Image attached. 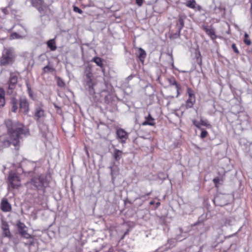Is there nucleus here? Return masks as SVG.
Wrapping results in <instances>:
<instances>
[{
	"mask_svg": "<svg viewBox=\"0 0 252 252\" xmlns=\"http://www.w3.org/2000/svg\"><path fill=\"white\" fill-rule=\"evenodd\" d=\"M35 168V164L33 162H29L27 165L23 168V171L28 174L33 173Z\"/></svg>",
	"mask_w": 252,
	"mask_h": 252,
	"instance_id": "nucleus-20",
	"label": "nucleus"
},
{
	"mask_svg": "<svg viewBox=\"0 0 252 252\" xmlns=\"http://www.w3.org/2000/svg\"><path fill=\"white\" fill-rule=\"evenodd\" d=\"M137 49H138V53H136V56L139 58L140 61L142 63H143L146 57V53L145 51L141 47L137 48Z\"/></svg>",
	"mask_w": 252,
	"mask_h": 252,
	"instance_id": "nucleus-18",
	"label": "nucleus"
},
{
	"mask_svg": "<svg viewBox=\"0 0 252 252\" xmlns=\"http://www.w3.org/2000/svg\"><path fill=\"white\" fill-rule=\"evenodd\" d=\"M57 84H58V85L60 87H63L65 85L64 82L63 81V80L61 79L60 78H59L57 81Z\"/></svg>",
	"mask_w": 252,
	"mask_h": 252,
	"instance_id": "nucleus-42",
	"label": "nucleus"
},
{
	"mask_svg": "<svg viewBox=\"0 0 252 252\" xmlns=\"http://www.w3.org/2000/svg\"><path fill=\"white\" fill-rule=\"evenodd\" d=\"M26 86L27 88V90H28V93L29 94V95L31 98H32L33 96V94L32 93V89H31L30 84L28 82H26Z\"/></svg>",
	"mask_w": 252,
	"mask_h": 252,
	"instance_id": "nucleus-35",
	"label": "nucleus"
},
{
	"mask_svg": "<svg viewBox=\"0 0 252 252\" xmlns=\"http://www.w3.org/2000/svg\"><path fill=\"white\" fill-rule=\"evenodd\" d=\"M92 62L95 63L97 64V65L100 66V67H103V64L102 63V60L99 57H95L94 58L92 59Z\"/></svg>",
	"mask_w": 252,
	"mask_h": 252,
	"instance_id": "nucleus-28",
	"label": "nucleus"
},
{
	"mask_svg": "<svg viewBox=\"0 0 252 252\" xmlns=\"http://www.w3.org/2000/svg\"><path fill=\"white\" fill-rule=\"evenodd\" d=\"M196 98L195 97H189L186 102V107L187 108H191L193 107L194 103H195Z\"/></svg>",
	"mask_w": 252,
	"mask_h": 252,
	"instance_id": "nucleus-24",
	"label": "nucleus"
},
{
	"mask_svg": "<svg viewBox=\"0 0 252 252\" xmlns=\"http://www.w3.org/2000/svg\"><path fill=\"white\" fill-rule=\"evenodd\" d=\"M166 177H165V176H164V177H163V179H166Z\"/></svg>",
	"mask_w": 252,
	"mask_h": 252,
	"instance_id": "nucleus-51",
	"label": "nucleus"
},
{
	"mask_svg": "<svg viewBox=\"0 0 252 252\" xmlns=\"http://www.w3.org/2000/svg\"><path fill=\"white\" fill-rule=\"evenodd\" d=\"M47 45L48 48L50 49L51 51H55L57 49L56 45V42L54 39H51L47 42Z\"/></svg>",
	"mask_w": 252,
	"mask_h": 252,
	"instance_id": "nucleus-26",
	"label": "nucleus"
},
{
	"mask_svg": "<svg viewBox=\"0 0 252 252\" xmlns=\"http://www.w3.org/2000/svg\"><path fill=\"white\" fill-rule=\"evenodd\" d=\"M181 30L177 29L176 32L170 33L169 35L170 38L171 39H175L179 38L181 35Z\"/></svg>",
	"mask_w": 252,
	"mask_h": 252,
	"instance_id": "nucleus-29",
	"label": "nucleus"
},
{
	"mask_svg": "<svg viewBox=\"0 0 252 252\" xmlns=\"http://www.w3.org/2000/svg\"><path fill=\"white\" fill-rule=\"evenodd\" d=\"M19 73L17 72H10L9 79L8 81L7 94H11L13 91L15 89L18 82Z\"/></svg>",
	"mask_w": 252,
	"mask_h": 252,
	"instance_id": "nucleus-5",
	"label": "nucleus"
},
{
	"mask_svg": "<svg viewBox=\"0 0 252 252\" xmlns=\"http://www.w3.org/2000/svg\"><path fill=\"white\" fill-rule=\"evenodd\" d=\"M232 48L235 53H236L237 54H239V51L238 49H237L235 44H234V43L232 44Z\"/></svg>",
	"mask_w": 252,
	"mask_h": 252,
	"instance_id": "nucleus-41",
	"label": "nucleus"
},
{
	"mask_svg": "<svg viewBox=\"0 0 252 252\" xmlns=\"http://www.w3.org/2000/svg\"><path fill=\"white\" fill-rule=\"evenodd\" d=\"M152 193V191H150L149 192H148L146 194H145V195H139L138 196V197H137L136 198V199H142L143 198H144L146 196H149L150 195H151Z\"/></svg>",
	"mask_w": 252,
	"mask_h": 252,
	"instance_id": "nucleus-39",
	"label": "nucleus"
},
{
	"mask_svg": "<svg viewBox=\"0 0 252 252\" xmlns=\"http://www.w3.org/2000/svg\"><path fill=\"white\" fill-rule=\"evenodd\" d=\"M5 92L4 90L0 88V98H5Z\"/></svg>",
	"mask_w": 252,
	"mask_h": 252,
	"instance_id": "nucleus-38",
	"label": "nucleus"
},
{
	"mask_svg": "<svg viewBox=\"0 0 252 252\" xmlns=\"http://www.w3.org/2000/svg\"><path fill=\"white\" fill-rule=\"evenodd\" d=\"M248 38L249 35L247 33L245 32L244 34V42L246 45H250L251 44V41Z\"/></svg>",
	"mask_w": 252,
	"mask_h": 252,
	"instance_id": "nucleus-33",
	"label": "nucleus"
},
{
	"mask_svg": "<svg viewBox=\"0 0 252 252\" xmlns=\"http://www.w3.org/2000/svg\"><path fill=\"white\" fill-rule=\"evenodd\" d=\"M171 61H172V65H173V58L172 54L170 55Z\"/></svg>",
	"mask_w": 252,
	"mask_h": 252,
	"instance_id": "nucleus-48",
	"label": "nucleus"
},
{
	"mask_svg": "<svg viewBox=\"0 0 252 252\" xmlns=\"http://www.w3.org/2000/svg\"><path fill=\"white\" fill-rule=\"evenodd\" d=\"M4 124L7 129V133L0 139L1 146L7 148L11 145L18 149L20 140L30 135L29 129L23 123L18 121L8 119Z\"/></svg>",
	"mask_w": 252,
	"mask_h": 252,
	"instance_id": "nucleus-1",
	"label": "nucleus"
},
{
	"mask_svg": "<svg viewBox=\"0 0 252 252\" xmlns=\"http://www.w3.org/2000/svg\"><path fill=\"white\" fill-rule=\"evenodd\" d=\"M11 37L12 39H18L22 38V36L16 32H13L11 34Z\"/></svg>",
	"mask_w": 252,
	"mask_h": 252,
	"instance_id": "nucleus-37",
	"label": "nucleus"
},
{
	"mask_svg": "<svg viewBox=\"0 0 252 252\" xmlns=\"http://www.w3.org/2000/svg\"><path fill=\"white\" fill-rule=\"evenodd\" d=\"M39 125V128L41 131L43 133H46L48 130V126L45 124L43 121H41V122H37Z\"/></svg>",
	"mask_w": 252,
	"mask_h": 252,
	"instance_id": "nucleus-27",
	"label": "nucleus"
},
{
	"mask_svg": "<svg viewBox=\"0 0 252 252\" xmlns=\"http://www.w3.org/2000/svg\"><path fill=\"white\" fill-rule=\"evenodd\" d=\"M155 124V120L150 114L148 115V117H145V120L142 124L143 126L149 125L151 126H153Z\"/></svg>",
	"mask_w": 252,
	"mask_h": 252,
	"instance_id": "nucleus-21",
	"label": "nucleus"
},
{
	"mask_svg": "<svg viewBox=\"0 0 252 252\" xmlns=\"http://www.w3.org/2000/svg\"><path fill=\"white\" fill-rule=\"evenodd\" d=\"M29 239L30 240L28 242L25 243L24 245L25 246H33L35 243L33 237L32 236V238H29Z\"/></svg>",
	"mask_w": 252,
	"mask_h": 252,
	"instance_id": "nucleus-34",
	"label": "nucleus"
},
{
	"mask_svg": "<svg viewBox=\"0 0 252 252\" xmlns=\"http://www.w3.org/2000/svg\"><path fill=\"white\" fill-rule=\"evenodd\" d=\"M193 125L198 129H201V126H206L208 128L211 127V125L209 123V121L206 119H203L201 118L200 121L193 119L192 120Z\"/></svg>",
	"mask_w": 252,
	"mask_h": 252,
	"instance_id": "nucleus-11",
	"label": "nucleus"
},
{
	"mask_svg": "<svg viewBox=\"0 0 252 252\" xmlns=\"http://www.w3.org/2000/svg\"><path fill=\"white\" fill-rule=\"evenodd\" d=\"M186 18V16L184 14H180L179 15L178 20L176 22V27L177 29L182 30L184 27V20Z\"/></svg>",
	"mask_w": 252,
	"mask_h": 252,
	"instance_id": "nucleus-16",
	"label": "nucleus"
},
{
	"mask_svg": "<svg viewBox=\"0 0 252 252\" xmlns=\"http://www.w3.org/2000/svg\"><path fill=\"white\" fill-rule=\"evenodd\" d=\"M214 183L215 184V186L216 187H217L218 186V185L220 183V179L219 177H216L213 180Z\"/></svg>",
	"mask_w": 252,
	"mask_h": 252,
	"instance_id": "nucleus-43",
	"label": "nucleus"
},
{
	"mask_svg": "<svg viewBox=\"0 0 252 252\" xmlns=\"http://www.w3.org/2000/svg\"><path fill=\"white\" fill-rule=\"evenodd\" d=\"M10 102L12 105V111L13 112H16L18 108V102L17 99L15 97H12Z\"/></svg>",
	"mask_w": 252,
	"mask_h": 252,
	"instance_id": "nucleus-25",
	"label": "nucleus"
},
{
	"mask_svg": "<svg viewBox=\"0 0 252 252\" xmlns=\"http://www.w3.org/2000/svg\"><path fill=\"white\" fill-rule=\"evenodd\" d=\"M16 225L18 232L22 238L25 239L32 238V236L27 232L28 228L23 222L19 220L17 221Z\"/></svg>",
	"mask_w": 252,
	"mask_h": 252,
	"instance_id": "nucleus-7",
	"label": "nucleus"
},
{
	"mask_svg": "<svg viewBox=\"0 0 252 252\" xmlns=\"http://www.w3.org/2000/svg\"><path fill=\"white\" fill-rule=\"evenodd\" d=\"M117 138L120 140L121 143L124 144L126 142L128 137V133L123 128H119L116 132Z\"/></svg>",
	"mask_w": 252,
	"mask_h": 252,
	"instance_id": "nucleus-12",
	"label": "nucleus"
},
{
	"mask_svg": "<svg viewBox=\"0 0 252 252\" xmlns=\"http://www.w3.org/2000/svg\"><path fill=\"white\" fill-rule=\"evenodd\" d=\"M206 33L209 35L212 38H214L215 36V33L214 29L210 28L208 29L207 28H204Z\"/></svg>",
	"mask_w": 252,
	"mask_h": 252,
	"instance_id": "nucleus-30",
	"label": "nucleus"
},
{
	"mask_svg": "<svg viewBox=\"0 0 252 252\" xmlns=\"http://www.w3.org/2000/svg\"><path fill=\"white\" fill-rule=\"evenodd\" d=\"M217 3H214L215 7L214 8L215 12L216 13H220L221 15H223L225 13V7L220 5V1H217Z\"/></svg>",
	"mask_w": 252,
	"mask_h": 252,
	"instance_id": "nucleus-19",
	"label": "nucleus"
},
{
	"mask_svg": "<svg viewBox=\"0 0 252 252\" xmlns=\"http://www.w3.org/2000/svg\"><path fill=\"white\" fill-rule=\"evenodd\" d=\"M44 1H31L32 5L36 7L40 14H44L48 10V7L44 4Z\"/></svg>",
	"mask_w": 252,
	"mask_h": 252,
	"instance_id": "nucleus-8",
	"label": "nucleus"
},
{
	"mask_svg": "<svg viewBox=\"0 0 252 252\" xmlns=\"http://www.w3.org/2000/svg\"><path fill=\"white\" fill-rule=\"evenodd\" d=\"M123 152L122 151L114 148L112 157L116 161H119L122 158Z\"/></svg>",
	"mask_w": 252,
	"mask_h": 252,
	"instance_id": "nucleus-17",
	"label": "nucleus"
},
{
	"mask_svg": "<svg viewBox=\"0 0 252 252\" xmlns=\"http://www.w3.org/2000/svg\"><path fill=\"white\" fill-rule=\"evenodd\" d=\"M155 201L154 200H152L150 202L149 204L150 205H153L155 204Z\"/></svg>",
	"mask_w": 252,
	"mask_h": 252,
	"instance_id": "nucleus-47",
	"label": "nucleus"
},
{
	"mask_svg": "<svg viewBox=\"0 0 252 252\" xmlns=\"http://www.w3.org/2000/svg\"><path fill=\"white\" fill-rule=\"evenodd\" d=\"M16 56L13 49L11 48H5L2 53L0 59L1 66H7L12 64L15 59Z\"/></svg>",
	"mask_w": 252,
	"mask_h": 252,
	"instance_id": "nucleus-4",
	"label": "nucleus"
},
{
	"mask_svg": "<svg viewBox=\"0 0 252 252\" xmlns=\"http://www.w3.org/2000/svg\"><path fill=\"white\" fill-rule=\"evenodd\" d=\"M160 202H158L156 203L157 207H158L160 205Z\"/></svg>",
	"mask_w": 252,
	"mask_h": 252,
	"instance_id": "nucleus-49",
	"label": "nucleus"
},
{
	"mask_svg": "<svg viewBox=\"0 0 252 252\" xmlns=\"http://www.w3.org/2000/svg\"><path fill=\"white\" fill-rule=\"evenodd\" d=\"M2 234L4 237L11 238L12 235L9 229V225L7 222L2 221L1 224Z\"/></svg>",
	"mask_w": 252,
	"mask_h": 252,
	"instance_id": "nucleus-13",
	"label": "nucleus"
},
{
	"mask_svg": "<svg viewBox=\"0 0 252 252\" xmlns=\"http://www.w3.org/2000/svg\"><path fill=\"white\" fill-rule=\"evenodd\" d=\"M113 252V249L112 248H110L109 249V250L107 252Z\"/></svg>",
	"mask_w": 252,
	"mask_h": 252,
	"instance_id": "nucleus-46",
	"label": "nucleus"
},
{
	"mask_svg": "<svg viewBox=\"0 0 252 252\" xmlns=\"http://www.w3.org/2000/svg\"><path fill=\"white\" fill-rule=\"evenodd\" d=\"M250 2H251V8H252V1H250Z\"/></svg>",
	"mask_w": 252,
	"mask_h": 252,
	"instance_id": "nucleus-50",
	"label": "nucleus"
},
{
	"mask_svg": "<svg viewBox=\"0 0 252 252\" xmlns=\"http://www.w3.org/2000/svg\"><path fill=\"white\" fill-rule=\"evenodd\" d=\"M199 129L201 130V132L200 136V137L202 139L205 138L208 134V132L203 128H201V129Z\"/></svg>",
	"mask_w": 252,
	"mask_h": 252,
	"instance_id": "nucleus-36",
	"label": "nucleus"
},
{
	"mask_svg": "<svg viewBox=\"0 0 252 252\" xmlns=\"http://www.w3.org/2000/svg\"><path fill=\"white\" fill-rule=\"evenodd\" d=\"M136 4L138 5V6H141L143 2V1H135Z\"/></svg>",
	"mask_w": 252,
	"mask_h": 252,
	"instance_id": "nucleus-45",
	"label": "nucleus"
},
{
	"mask_svg": "<svg viewBox=\"0 0 252 252\" xmlns=\"http://www.w3.org/2000/svg\"><path fill=\"white\" fill-rule=\"evenodd\" d=\"M169 83L171 86H175L177 92V95H179V90L181 89V86L179 85L177 82L174 78H170L168 79Z\"/></svg>",
	"mask_w": 252,
	"mask_h": 252,
	"instance_id": "nucleus-23",
	"label": "nucleus"
},
{
	"mask_svg": "<svg viewBox=\"0 0 252 252\" xmlns=\"http://www.w3.org/2000/svg\"><path fill=\"white\" fill-rule=\"evenodd\" d=\"M54 71H55V69L53 67H52L51 66H50L49 65H47L44 66L43 68V73L53 72Z\"/></svg>",
	"mask_w": 252,
	"mask_h": 252,
	"instance_id": "nucleus-31",
	"label": "nucleus"
},
{
	"mask_svg": "<svg viewBox=\"0 0 252 252\" xmlns=\"http://www.w3.org/2000/svg\"><path fill=\"white\" fill-rule=\"evenodd\" d=\"M73 11L75 12H77L79 14H82L83 13L82 10L81 9H80L79 7H78L77 6H73Z\"/></svg>",
	"mask_w": 252,
	"mask_h": 252,
	"instance_id": "nucleus-40",
	"label": "nucleus"
},
{
	"mask_svg": "<svg viewBox=\"0 0 252 252\" xmlns=\"http://www.w3.org/2000/svg\"><path fill=\"white\" fill-rule=\"evenodd\" d=\"M83 84L85 89L89 92L90 94H94V86L95 83L91 68L89 66L87 67L84 71Z\"/></svg>",
	"mask_w": 252,
	"mask_h": 252,
	"instance_id": "nucleus-2",
	"label": "nucleus"
},
{
	"mask_svg": "<svg viewBox=\"0 0 252 252\" xmlns=\"http://www.w3.org/2000/svg\"><path fill=\"white\" fill-rule=\"evenodd\" d=\"M5 98H0V107H3L5 105Z\"/></svg>",
	"mask_w": 252,
	"mask_h": 252,
	"instance_id": "nucleus-44",
	"label": "nucleus"
},
{
	"mask_svg": "<svg viewBox=\"0 0 252 252\" xmlns=\"http://www.w3.org/2000/svg\"><path fill=\"white\" fill-rule=\"evenodd\" d=\"M46 13V12H45L44 14H41V16H42V15H44Z\"/></svg>",
	"mask_w": 252,
	"mask_h": 252,
	"instance_id": "nucleus-52",
	"label": "nucleus"
},
{
	"mask_svg": "<svg viewBox=\"0 0 252 252\" xmlns=\"http://www.w3.org/2000/svg\"><path fill=\"white\" fill-rule=\"evenodd\" d=\"M0 209L4 212H10L11 209V205L6 199H3L0 204Z\"/></svg>",
	"mask_w": 252,
	"mask_h": 252,
	"instance_id": "nucleus-14",
	"label": "nucleus"
},
{
	"mask_svg": "<svg viewBox=\"0 0 252 252\" xmlns=\"http://www.w3.org/2000/svg\"><path fill=\"white\" fill-rule=\"evenodd\" d=\"M45 117V111L42 107L39 106L35 109L34 119L37 122L43 121Z\"/></svg>",
	"mask_w": 252,
	"mask_h": 252,
	"instance_id": "nucleus-10",
	"label": "nucleus"
},
{
	"mask_svg": "<svg viewBox=\"0 0 252 252\" xmlns=\"http://www.w3.org/2000/svg\"><path fill=\"white\" fill-rule=\"evenodd\" d=\"M49 182L47 179V177L41 174L38 177L32 178L30 182L27 183L26 185L28 187L32 186L33 189H36L39 190H43L47 187H48Z\"/></svg>",
	"mask_w": 252,
	"mask_h": 252,
	"instance_id": "nucleus-3",
	"label": "nucleus"
},
{
	"mask_svg": "<svg viewBox=\"0 0 252 252\" xmlns=\"http://www.w3.org/2000/svg\"><path fill=\"white\" fill-rule=\"evenodd\" d=\"M109 168L111 171L110 174L112 177V180L113 182H114L116 176L119 174V168L117 165L115 164L114 163L112 166L109 167Z\"/></svg>",
	"mask_w": 252,
	"mask_h": 252,
	"instance_id": "nucleus-15",
	"label": "nucleus"
},
{
	"mask_svg": "<svg viewBox=\"0 0 252 252\" xmlns=\"http://www.w3.org/2000/svg\"><path fill=\"white\" fill-rule=\"evenodd\" d=\"M187 91V94H188L189 97H195L194 92L191 88H190L189 87H188Z\"/></svg>",
	"mask_w": 252,
	"mask_h": 252,
	"instance_id": "nucleus-32",
	"label": "nucleus"
},
{
	"mask_svg": "<svg viewBox=\"0 0 252 252\" xmlns=\"http://www.w3.org/2000/svg\"><path fill=\"white\" fill-rule=\"evenodd\" d=\"M20 111L27 114L29 111V105L27 98L25 97H21L19 100Z\"/></svg>",
	"mask_w": 252,
	"mask_h": 252,
	"instance_id": "nucleus-9",
	"label": "nucleus"
},
{
	"mask_svg": "<svg viewBox=\"0 0 252 252\" xmlns=\"http://www.w3.org/2000/svg\"><path fill=\"white\" fill-rule=\"evenodd\" d=\"M20 179L19 177L15 173L10 172L8 177V184L10 185L13 189H17L20 185Z\"/></svg>",
	"mask_w": 252,
	"mask_h": 252,
	"instance_id": "nucleus-6",
	"label": "nucleus"
},
{
	"mask_svg": "<svg viewBox=\"0 0 252 252\" xmlns=\"http://www.w3.org/2000/svg\"><path fill=\"white\" fill-rule=\"evenodd\" d=\"M187 6L194 10H200L201 6L196 3V1H188L186 3Z\"/></svg>",
	"mask_w": 252,
	"mask_h": 252,
	"instance_id": "nucleus-22",
	"label": "nucleus"
}]
</instances>
